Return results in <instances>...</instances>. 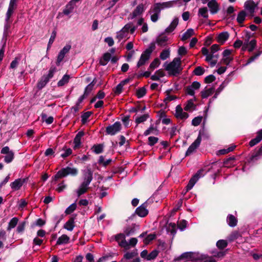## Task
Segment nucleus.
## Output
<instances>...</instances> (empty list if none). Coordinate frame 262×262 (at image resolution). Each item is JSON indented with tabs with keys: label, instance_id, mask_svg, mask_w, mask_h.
<instances>
[{
	"label": "nucleus",
	"instance_id": "2f4dec72",
	"mask_svg": "<svg viewBox=\"0 0 262 262\" xmlns=\"http://www.w3.org/2000/svg\"><path fill=\"white\" fill-rule=\"evenodd\" d=\"M229 35L228 32H224L219 34L217 40L220 43H224L229 38Z\"/></svg>",
	"mask_w": 262,
	"mask_h": 262
},
{
	"label": "nucleus",
	"instance_id": "e433bc0d",
	"mask_svg": "<svg viewBox=\"0 0 262 262\" xmlns=\"http://www.w3.org/2000/svg\"><path fill=\"white\" fill-rule=\"evenodd\" d=\"M18 222V219L16 217H13L9 222L7 227V230L10 231L12 229L14 228Z\"/></svg>",
	"mask_w": 262,
	"mask_h": 262
},
{
	"label": "nucleus",
	"instance_id": "7c9ffc66",
	"mask_svg": "<svg viewBox=\"0 0 262 262\" xmlns=\"http://www.w3.org/2000/svg\"><path fill=\"white\" fill-rule=\"evenodd\" d=\"M138 255V253L137 251L135 250L132 252H127L125 253L124 255L123 258L122 259V261H123L124 260H129L134 257L137 256Z\"/></svg>",
	"mask_w": 262,
	"mask_h": 262
},
{
	"label": "nucleus",
	"instance_id": "f704fd0d",
	"mask_svg": "<svg viewBox=\"0 0 262 262\" xmlns=\"http://www.w3.org/2000/svg\"><path fill=\"white\" fill-rule=\"evenodd\" d=\"M228 224L230 227H234L237 224V220L234 216L229 214L227 218Z\"/></svg>",
	"mask_w": 262,
	"mask_h": 262
},
{
	"label": "nucleus",
	"instance_id": "6e6d98bb",
	"mask_svg": "<svg viewBox=\"0 0 262 262\" xmlns=\"http://www.w3.org/2000/svg\"><path fill=\"white\" fill-rule=\"evenodd\" d=\"M146 89L144 88H141L137 91L136 94L137 97L140 98L143 97L146 94Z\"/></svg>",
	"mask_w": 262,
	"mask_h": 262
},
{
	"label": "nucleus",
	"instance_id": "4be33fe9",
	"mask_svg": "<svg viewBox=\"0 0 262 262\" xmlns=\"http://www.w3.org/2000/svg\"><path fill=\"white\" fill-rule=\"evenodd\" d=\"M148 210L145 204L138 207L136 210V213L140 217H144L148 214Z\"/></svg>",
	"mask_w": 262,
	"mask_h": 262
},
{
	"label": "nucleus",
	"instance_id": "7ed1b4c3",
	"mask_svg": "<svg viewBox=\"0 0 262 262\" xmlns=\"http://www.w3.org/2000/svg\"><path fill=\"white\" fill-rule=\"evenodd\" d=\"M136 29L137 27L134 26L132 23H128L120 31L117 32L116 37L120 41L123 38L127 37L129 31H130L131 34H133Z\"/></svg>",
	"mask_w": 262,
	"mask_h": 262
},
{
	"label": "nucleus",
	"instance_id": "39448f33",
	"mask_svg": "<svg viewBox=\"0 0 262 262\" xmlns=\"http://www.w3.org/2000/svg\"><path fill=\"white\" fill-rule=\"evenodd\" d=\"M126 235L124 233H119L115 236V239L119 244V245L127 250L129 249V244L125 240Z\"/></svg>",
	"mask_w": 262,
	"mask_h": 262
},
{
	"label": "nucleus",
	"instance_id": "e2e57ef3",
	"mask_svg": "<svg viewBox=\"0 0 262 262\" xmlns=\"http://www.w3.org/2000/svg\"><path fill=\"white\" fill-rule=\"evenodd\" d=\"M134 231V229L131 227H127L125 228V229L124 230V234L127 236H128L133 234Z\"/></svg>",
	"mask_w": 262,
	"mask_h": 262
},
{
	"label": "nucleus",
	"instance_id": "052dcab7",
	"mask_svg": "<svg viewBox=\"0 0 262 262\" xmlns=\"http://www.w3.org/2000/svg\"><path fill=\"white\" fill-rule=\"evenodd\" d=\"M91 114H92L91 112H87L84 113L81 116V121L83 123H85L87 121V120L90 117Z\"/></svg>",
	"mask_w": 262,
	"mask_h": 262
},
{
	"label": "nucleus",
	"instance_id": "de8ad7c7",
	"mask_svg": "<svg viewBox=\"0 0 262 262\" xmlns=\"http://www.w3.org/2000/svg\"><path fill=\"white\" fill-rule=\"evenodd\" d=\"M148 117H149V116L148 114H144L139 117H137L135 121L137 124H139V123H142V122H144V121H145Z\"/></svg>",
	"mask_w": 262,
	"mask_h": 262
},
{
	"label": "nucleus",
	"instance_id": "680f3d73",
	"mask_svg": "<svg viewBox=\"0 0 262 262\" xmlns=\"http://www.w3.org/2000/svg\"><path fill=\"white\" fill-rule=\"evenodd\" d=\"M41 117L42 119H43L48 124H51L53 122L54 119L53 117L50 116L47 118V115L46 114H42Z\"/></svg>",
	"mask_w": 262,
	"mask_h": 262
},
{
	"label": "nucleus",
	"instance_id": "a19ab883",
	"mask_svg": "<svg viewBox=\"0 0 262 262\" xmlns=\"http://www.w3.org/2000/svg\"><path fill=\"white\" fill-rule=\"evenodd\" d=\"M161 10H162V8H161V6H160V4L156 3L151 8L150 13L159 14Z\"/></svg>",
	"mask_w": 262,
	"mask_h": 262
},
{
	"label": "nucleus",
	"instance_id": "a878e982",
	"mask_svg": "<svg viewBox=\"0 0 262 262\" xmlns=\"http://www.w3.org/2000/svg\"><path fill=\"white\" fill-rule=\"evenodd\" d=\"M84 133L82 132H80L76 135L74 140V149H77L79 148L81 144V139Z\"/></svg>",
	"mask_w": 262,
	"mask_h": 262
},
{
	"label": "nucleus",
	"instance_id": "ddd939ff",
	"mask_svg": "<svg viewBox=\"0 0 262 262\" xmlns=\"http://www.w3.org/2000/svg\"><path fill=\"white\" fill-rule=\"evenodd\" d=\"M174 116L177 119L181 120H185L189 116L187 113L183 111L180 105H177L176 107Z\"/></svg>",
	"mask_w": 262,
	"mask_h": 262
},
{
	"label": "nucleus",
	"instance_id": "c9c22d12",
	"mask_svg": "<svg viewBox=\"0 0 262 262\" xmlns=\"http://www.w3.org/2000/svg\"><path fill=\"white\" fill-rule=\"evenodd\" d=\"M158 132V130L157 127L154 126V125L153 124H151L150 126V127L144 132V135L146 136H148L150 134L156 135V134H157Z\"/></svg>",
	"mask_w": 262,
	"mask_h": 262
},
{
	"label": "nucleus",
	"instance_id": "f03ea898",
	"mask_svg": "<svg viewBox=\"0 0 262 262\" xmlns=\"http://www.w3.org/2000/svg\"><path fill=\"white\" fill-rule=\"evenodd\" d=\"M201 52L203 55L206 56L205 60L210 63L211 67H213L217 63V59L219 57V55L217 53H213V52H209L208 50L203 47L202 48Z\"/></svg>",
	"mask_w": 262,
	"mask_h": 262
},
{
	"label": "nucleus",
	"instance_id": "393cba45",
	"mask_svg": "<svg viewBox=\"0 0 262 262\" xmlns=\"http://www.w3.org/2000/svg\"><path fill=\"white\" fill-rule=\"evenodd\" d=\"M168 38L166 36L159 35L156 39L157 44L161 47H164L167 45Z\"/></svg>",
	"mask_w": 262,
	"mask_h": 262
},
{
	"label": "nucleus",
	"instance_id": "412c9836",
	"mask_svg": "<svg viewBox=\"0 0 262 262\" xmlns=\"http://www.w3.org/2000/svg\"><path fill=\"white\" fill-rule=\"evenodd\" d=\"M256 5L252 0L246 1L244 4V7L250 13H253Z\"/></svg>",
	"mask_w": 262,
	"mask_h": 262
},
{
	"label": "nucleus",
	"instance_id": "b1692460",
	"mask_svg": "<svg viewBox=\"0 0 262 262\" xmlns=\"http://www.w3.org/2000/svg\"><path fill=\"white\" fill-rule=\"evenodd\" d=\"M24 182V179H16L10 184L11 188L14 190H17L20 188Z\"/></svg>",
	"mask_w": 262,
	"mask_h": 262
},
{
	"label": "nucleus",
	"instance_id": "1a4fd4ad",
	"mask_svg": "<svg viewBox=\"0 0 262 262\" xmlns=\"http://www.w3.org/2000/svg\"><path fill=\"white\" fill-rule=\"evenodd\" d=\"M151 52V50L147 49L141 54L140 59L137 63L138 68H139L140 67L144 65L145 62L149 59Z\"/></svg>",
	"mask_w": 262,
	"mask_h": 262
},
{
	"label": "nucleus",
	"instance_id": "f257e3e1",
	"mask_svg": "<svg viewBox=\"0 0 262 262\" xmlns=\"http://www.w3.org/2000/svg\"><path fill=\"white\" fill-rule=\"evenodd\" d=\"M165 69L168 72L169 75L176 76L179 75L183 68L181 67V60L180 58L176 57L169 63H165Z\"/></svg>",
	"mask_w": 262,
	"mask_h": 262
},
{
	"label": "nucleus",
	"instance_id": "2eb2a0df",
	"mask_svg": "<svg viewBox=\"0 0 262 262\" xmlns=\"http://www.w3.org/2000/svg\"><path fill=\"white\" fill-rule=\"evenodd\" d=\"M207 6L210 13L212 14L217 13L220 10V5L216 0H210L208 2Z\"/></svg>",
	"mask_w": 262,
	"mask_h": 262
},
{
	"label": "nucleus",
	"instance_id": "9d476101",
	"mask_svg": "<svg viewBox=\"0 0 262 262\" xmlns=\"http://www.w3.org/2000/svg\"><path fill=\"white\" fill-rule=\"evenodd\" d=\"M83 181L82 183L89 185L93 180V172L90 168H86L82 171Z\"/></svg>",
	"mask_w": 262,
	"mask_h": 262
},
{
	"label": "nucleus",
	"instance_id": "a18cd8bd",
	"mask_svg": "<svg viewBox=\"0 0 262 262\" xmlns=\"http://www.w3.org/2000/svg\"><path fill=\"white\" fill-rule=\"evenodd\" d=\"M92 149L95 153L99 154L103 151V146L101 144L95 145Z\"/></svg>",
	"mask_w": 262,
	"mask_h": 262
},
{
	"label": "nucleus",
	"instance_id": "5701e85b",
	"mask_svg": "<svg viewBox=\"0 0 262 262\" xmlns=\"http://www.w3.org/2000/svg\"><path fill=\"white\" fill-rule=\"evenodd\" d=\"M89 185H86L82 183L79 185L78 188L75 190L77 196L79 197L81 195L86 192L89 188Z\"/></svg>",
	"mask_w": 262,
	"mask_h": 262
},
{
	"label": "nucleus",
	"instance_id": "473e14b6",
	"mask_svg": "<svg viewBox=\"0 0 262 262\" xmlns=\"http://www.w3.org/2000/svg\"><path fill=\"white\" fill-rule=\"evenodd\" d=\"M70 237L66 234H63L60 236L56 242L57 245L66 244L69 242Z\"/></svg>",
	"mask_w": 262,
	"mask_h": 262
},
{
	"label": "nucleus",
	"instance_id": "dca6fc26",
	"mask_svg": "<svg viewBox=\"0 0 262 262\" xmlns=\"http://www.w3.org/2000/svg\"><path fill=\"white\" fill-rule=\"evenodd\" d=\"M201 84L198 81H194L192 84L188 86L186 90V92L187 94L193 96L195 93V91L198 90L200 88Z\"/></svg>",
	"mask_w": 262,
	"mask_h": 262
},
{
	"label": "nucleus",
	"instance_id": "c756f323",
	"mask_svg": "<svg viewBox=\"0 0 262 262\" xmlns=\"http://www.w3.org/2000/svg\"><path fill=\"white\" fill-rule=\"evenodd\" d=\"M75 227L74 220L73 218L70 219L64 225L63 228L68 231H72Z\"/></svg>",
	"mask_w": 262,
	"mask_h": 262
},
{
	"label": "nucleus",
	"instance_id": "4c0bfd02",
	"mask_svg": "<svg viewBox=\"0 0 262 262\" xmlns=\"http://www.w3.org/2000/svg\"><path fill=\"white\" fill-rule=\"evenodd\" d=\"M195 105L193 102V100L190 99L187 101L184 106V110L186 111H192L194 109Z\"/></svg>",
	"mask_w": 262,
	"mask_h": 262
},
{
	"label": "nucleus",
	"instance_id": "cd10ccee",
	"mask_svg": "<svg viewBox=\"0 0 262 262\" xmlns=\"http://www.w3.org/2000/svg\"><path fill=\"white\" fill-rule=\"evenodd\" d=\"M214 91V88L211 87L203 90L201 94L202 98H207L211 95Z\"/></svg>",
	"mask_w": 262,
	"mask_h": 262
},
{
	"label": "nucleus",
	"instance_id": "4468645a",
	"mask_svg": "<svg viewBox=\"0 0 262 262\" xmlns=\"http://www.w3.org/2000/svg\"><path fill=\"white\" fill-rule=\"evenodd\" d=\"M145 8L143 4L139 5L136 9L129 15V19H133L134 18L140 16L144 11Z\"/></svg>",
	"mask_w": 262,
	"mask_h": 262
},
{
	"label": "nucleus",
	"instance_id": "58836bf2",
	"mask_svg": "<svg viewBox=\"0 0 262 262\" xmlns=\"http://www.w3.org/2000/svg\"><path fill=\"white\" fill-rule=\"evenodd\" d=\"M194 34V31L192 29H188L182 35V40H185L189 38L192 35Z\"/></svg>",
	"mask_w": 262,
	"mask_h": 262
},
{
	"label": "nucleus",
	"instance_id": "5fc2aeb1",
	"mask_svg": "<svg viewBox=\"0 0 262 262\" xmlns=\"http://www.w3.org/2000/svg\"><path fill=\"white\" fill-rule=\"evenodd\" d=\"M205 70L201 67H196L193 71V73L195 75L201 76L204 73Z\"/></svg>",
	"mask_w": 262,
	"mask_h": 262
},
{
	"label": "nucleus",
	"instance_id": "338daca9",
	"mask_svg": "<svg viewBox=\"0 0 262 262\" xmlns=\"http://www.w3.org/2000/svg\"><path fill=\"white\" fill-rule=\"evenodd\" d=\"M148 144L152 146L155 144L158 141V138L155 137H149L148 138Z\"/></svg>",
	"mask_w": 262,
	"mask_h": 262
},
{
	"label": "nucleus",
	"instance_id": "f3484780",
	"mask_svg": "<svg viewBox=\"0 0 262 262\" xmlns=\"http://www.w3.org/2000/svg\"><path fill=\"white\" fill-rule=\"evenodd\" d=\"M159 4L161 6L162 10L165 8H171L177 4H179V6L182 5V3L180 2V0L171 1L161 3H159Z\"/></svg>",
	"mask_w": 262,
	"mask_h": 262
},
{
	"label": "nucleus",
	"instance_id": "49530a36",
	"mask_svg": "<svg viewBox=\"0 0 262 262\" xmlns=\"http://www.w3.org/2000/svg\"><path fill=\"white\" fill-rule=\"evenodd\" d=\"M160 63L161 62L159 58H155L150 63L149 68V69L154 70L155 69L159 67V66L160 64Z\"/></svg>",
	"mask_w": 262,
	"mask_h": 262
},
{
	"label": "nucleus",
	"instance_id": "79ce46f5",
	"mask_svg": "<svg viewBox=\"0 0 262 262\" xmlns=\"http://www.w3.org/2000/svg\"><path fill=\"white\" fill-rule=\"evenodd\" d=\"M70 79V76L68 75H64L62 79L60 80L57 83L58 86H61L67 83Z\"/></svg>",
	"mask_w": 262,
	"mask_h": 262
},
{
	"label": "nucleus",
	"instance_id": "0eeeda50",
	"mask_svg": "<svg viewBox=\"0 0 262 262\" xmlns=\"http://www.w3.org/2000/svg\"><path fill=\"white\" fill-rule=\"evenodd\" d=\"M1 154L6 155L4 161L7 163H10L14 159V152L10 150L8 146H5L2 149Z\"/></svg>",
	"mask_w": 262,
	"mask_h": 262
},
{
	"label": "nucleus",
	"instance_id": "69168bd1",
	"mask_svg": "<svg viewBox=\"0 0 262 262\" xmlns=\"http://www.w3.org/2000/svg\"><path fill=\"white\" fill-rule=\"evenodd\" d=\"M14 8L9 7L7 12L6 13V21H8L10 18L11 16L13 13Z\"/></svg>",
	"mask_w": 262,
	"mask_h": 262
},
{
	"label": "nucleus",
	"instance_id": "13d9d810",
	"mask_svg": "<svg viewBox=\"0 0 262 262\" xmlns=\"http://www.w3.org/2000/svg\"><path fill=\"white\" fill-rule=\"evenodd\" d=\"M202 120V117L201 116H198L196 117H195L193 120H192V125L193 126H198L199 125Z\"/></svg>",
	"mask_w": 262,
	"mask_h": 262
},
{
	"label": "nucleus",
	"instance_id": "6e6552de",
	"mask_svg": "<svg viewBox=\"0 0 262 262\" xmlns=\"http://www.w3.org/2000/svg\"><path fill=\"white\" fill-rule=\"evenodd\" d=\"M121 128V125L119 122H116L112 125H110L106 128V133L111 135H114L119 132Z\"/></svg>",
	"mask_w": 262,
	"mask_h": 262
},
{
	"label": "nucleus",
	"instance_id": "37998d69",
	"mask_svg": "<svg viewBox=\"0 0 262 262\" xmlns=\"http://www.w3.org/2000/svg\"><path fill=\"white\" fill-rule=\"evenodd\" d=\"M198 14L204 18H208V9L206 7L201 8L199 10Z\"/></svg>",
	"mask_w": 262,
	"mask_h": 262
},
{
	"label": "nucleus",
	"instance_id": "ea45409f",
	"mask_svg": "<svg viewBox=\"0 0 262 262\" xmlns=\"http://www.w3.org/2000/svg\"><path fill=\"white\" fill-rule=\"evenodd\" d=\"M246 16V13L245 11H240L238 13V14H237V18H236L237 21L239 24L243 23L245 19Z\"/></svg>",
	"mask_w": 262,
	"mask_h": 262
},
{
	"label": "nucleus",
	"instance_id": "8fccbe9b",
	"mask_svg": "<svg viewBox=\"0 0 262 262\" xmlns=\"http://www.w3.org/2000/svg\"><path fill=\"white\" fill-rule=\"evenodd\" d=\"M95 82H94V80H93L92 82H91L89 85H88L84 90V95L86 96H88V94L90 93V92L93 89L94 85L95 84Z\"/></svg>",
	"mask_w": 262,
	"mask_h": 262
},
{
	"label": "nucleus",
	"instance_id": "c85d7f7f",
	"mask_svg": "<svg viewBox=\"0 0 262 262\" xmlns=\"http://www.w3.org/2000/svg\"><path fill=\"white\" fill-rule=\"evenodd\" d=\"M165 76V73L162 70H159L157 71L155 73L150 77L152 80H160V78Z\"/></svg>",
	"mask_w": 262,
	"mask_h": 262
},
{
	"label": "nucleus",
	"instance_id": "3c124183",
	"mask_svg": "<svg viewBox=\"0 0 262 262\" xmlns=\"http://www.w3.org/2000/svg\"><path fill=\"white\" fill-rule=\"evenodd\" d=\"M261 52H258L254 55L251 56L249 59L247 60V62L244 64L245 66L248 65L252 62L254 61L256 58H257L261 54Z\"/></svg>",
	"mask_w": 262,
	"mask_h": 262
},
{
	"label": "nucleus",
	"instance_id": "09e8293b",
	"mask_svg": "<svg viewBox=\"0 0 262 262\" xmlns=\"http://www.w3.org/2000/svg\"><path fill=\"white\" fill-rule=\"evenodd\" d=\"M227 244L228 243L224 239H221L217 242L216 246L219 249H223L227 247Z\"/></svg>",
	"mask_w": 262,
	"mask_h": 262
},
{
	"label": "nucleus",
	"instance_id": "72a5a7b5",
	"mask_svg": "<svg viewBox=\"0 0 262 262\" xmlns=\"http://www.w3.org/2000/svg\"><path fill=\"white\" fill-rule=\"evenodd\" d=\"M111 58L110 53H105L102 58L100 60V64L102 66H105Z\"/></svg>",
	"mask_w": 262,
	"mask_h": 262
},
{
	"label": "nucleus",
	"instance_id": "20e7f679",
	"mask_svg": "<svg viewBox=\"0 0 262 262\" xmlns=\"http://www.w3.org/2000/svg\"><path fill=\"white\" fill-rule=\"evenodd\" d=\"M78 170L76 168L67 167L58 171L54 176V179L57 180L60 178L65 177L68 175L76 176Z\"/></svg>",
	"mask_w": 262,
	"mask_h": 262
},
{
	"label": "nucleus",
	"instance_id": "603ef678",
	"mask_svg": "<svg viewBox=\"0 0 262 262\" xmlns=\"http://www.w3.org/2000/svg\"><path fill=\"white\" fill-rule=\"evenodd\" d=\"M76 204L75 203H73L66 209L65 213L68 214L72 213L76 209Z\"/></svg>",
	"mask_w": 262,
	"mask_h": 262
},
{
	"label": "nucleus",
	"instance_id": "a211bd4d",
	"mask_svg": "<svg viewBox=\"0 0 262 262\" xmlns=\"http://www.w3.org/2000/svg\"><path fill=\"white\" fill-rule=\"evenodd\" d=\"M231 54V51L230 50H225L223 53V58L221 62L223 63L228 65L230 62L233 60V58L230 56Z\"/></svg>",
	"mask_w": 262,
	"mask_h": 262
},
{
	"label": "nucleus",
	"instance_id": "774afa93",
	"mask_svg": "<svg viewBox=\"0 0 262 262\" xmlns=\"http://www.w3.org/2000/svg\"><path fill=\"white\" fill-rule=\"evenodd\" d=\"M20 60L19 57H16L14 60H13L11 64H10V68L12 69L16 68L18 65V61Z\"/></svg>",
	"mask_w": 262,
	"mask_h": 262
},
{
	"label": "nucleus",
	"instance_id": "423d86ee",
	"mask_svg": "<svg viewBox=\"0 0 262 262\" xmlns=\"http://www.w3.org/2000/svg\"><path fill=\"white\" fill-rule=\"evenodd\" d=\"M203 170H199L189 180L188 185L186 186V191L191 189L198 180L203 176Z\"/></svg>",
	"mask_w": 262,
	"mask_h": 262
},
{
	"label": "nucleus",
	"instance_id": "aec40b11",
	"mask_svg": "<svg viewBox=\"0 0 262 262\" xmlns=\"http://www.w3.org/2000/svg\"><path fill=\"white\" fill-rule=\"evenodd\" d=\"M193 258V253L192 252H185L183 253L180 256L175 259L176 261H188L192 260Z\"/></svg>",
	"mask_w": 262,
	"mask_h": 262
},
{
	"label": "nucleus",
	"instance_id": "f8f14e48",
	"mask_svg": "<svg viewBox=\"0 0 262 262\" xmlns=\"http://www.w3.org/2000/svg\"><path fill=\"white\" fill-rule=\"evenodd\" d=\"M202 140L201 136L200 134L199 135L196 139L190 145L188 148L186 155L188 156L191 154L200 145Z\"/></svg>",
	"mask_w": 262,
	"mask_h": 262
},
{
	"label": "nucleus",
	"instance_id": "9b49d317",
	"mask_svg": "<svg viewBox=\"0 0 262 262\" xmlns=\"http://www.w3.org/2000/svg\"><path fill=\"white\" fill-rule=\"evenodd\" d=\"M71 49V46L70 45H66L63 49L59 52L56 61V64L59 66L60 62L63 59L66 54L68 53L70 49Z\"/></svg>",
	"mask_w": 262,
	"mask_h": 262
},
{
	"label": "nucleus",
	"instance_id": "c03bdc74",
	"mask_svg": "<svg viewBox=\"0 0 262 262\" xmlns=\"http://www.w3.org/2000/svg\"><path fill=\"white\" fill-rule=\"evenodd\" d=\"M170 56V50L169 49H165L162 51L160 53V58L163 60H165L168 58Z\"/></svg>",
	"mask_w": 262,
	"mask_h": 262
},
{
	"label": "nucleus",
	"instance_id": "bf43d9fd",
	"mask_svg": "<svg viewBox=\"0 0 262 262\" xmlns=\"http://www.w3.org/2000/svg\"><path fill=\"white\" fill-rule=\"evenodd\" d=\"M158 254V251L157 250H153L150 252L146 257L147 260H151L155 258Z\"/></svg>",
	"mask_w": 262,
	"mask_h": 262
},
{
	"label": "nucleus",
	"instance_id": "6ab92c4d",
	"mask_svg": "<svg viewBox=\"0 0 262 262\" xmlns=\"http://www.w3.org/2000/svg\"><path fill=\"white\" fill-rule=\"evenodd\" d=\"M256 41L255 39H252L249 42V38H248L247 40H245V41L243 44V49L244 50H245L248 47H249L248 50L249 52H251L255 48V47L256 46Z\"/></svg>",
	"mask_w": 262,
	"mask_h": 262
},
{
	"label": "nucleus",
	"instance_id": "4d7b16f0",
	"mask_svg": "<svg viewBox=\"0 0 262 262\" xmlns=\"http://www.w3.org/2000/svg\"><path fill=\"white\" fill-rule=\"evenodd\" d=\"M156 238V234H150L148 235L144 240V243L145 245H148L150 241H152Z\"/></svg>",
	"mask_w": 262,
	"mask_h": 262
},
{
	"label": "nucleus",
	"instance_id": "bb28decb",
	"mask_svg": "<svg viewBox=\"0 0 262 262\" xmlns=\"http://www.w3.org/2000/svg\"><path fill=\"white\" fill-rule=\"evenodd\" d=\"M179 23V19L177 17H175L170 25L165 29V32L167 33H170L172 32L177 26Z\"/></svg>",
	"mask_w": 262,
	"mask_h": 262
},
{
	"label": "nucleus",
	"instance_id": "0e129e2a",
	"mask_svg": "<svg viewBox=\"0 0 262 262\" xmlns=\"http://www.w3.org/2000/svg\"><path fill=\"white\" fill-rule=\"evenodd\" d=\"M123 86L121 82L116 86L114 90L116 95H119L122 92Z\"/></svg>",
	"mask_w": 262,
	"mask_h": 262
},
{
	"label": "nucleus",
	"instance_id": "864d4df0",
	"mask_svg": "<svg viewBox=\"0 0 262 262\" xmlns=\"http://www.w3.org/2000/svg\"><path fill=\"white\" fill-rule=\"evenodd\" d=\"M235 146H233V145L231 146L230 147H228V148L220 150L219 151V153L220 155L226 154L230 151H233L234 150V149L235 148Z\"/></svg>",
	"mask_w": 262,
	"mask_h": 262
}]
</instances>
